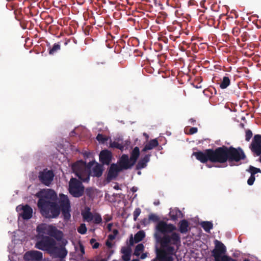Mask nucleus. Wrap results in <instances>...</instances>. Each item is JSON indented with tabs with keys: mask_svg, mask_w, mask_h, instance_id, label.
Instances as JSON below:
<instances>
[{
	"mask_svg": "<svg viewBox=\"0 0 261 261\" xmlns=\"http://www.w3.org/2000/svg\"><path fill=\"white\" fill-rule=\"evenodd\" d=\"M156 229L163 236L154 234L155 238L160 244V248H156V257L152 261H173V256L176 255L181 244L180 234L174 232L176 230V226L161 221L157 224Z\"/></svg>",
	"mask_w": 261,
	"mask_h": 261,
	"instance_id": "nucleus-1",
	"label": "nucleus"
},
{
	"mask_svg": "<svg viewBox=\"0 0 261 261\" xmlns=\"http://www.w3.org/2000/svg\"><path fill=\"white\" fill-rule=\"evenodd\" d=\"M36 196L39 198L37 206L41 215L46 218L58 217L61 211L65 220H68L71 217L70 203L67 195L60 194V206L54 201L57 195L52 189H43L37 193Z\"/></svg>",
	"mask_w": 261,
	"mask_h": 261,
	"instance_id": "nucleus-2",
	"label": "nucleus"
},
{
	"mask_svg": "<svg viewBox=\"0 0 261 261\" xmlns=\"http://www.w3.org/2000/svg\"><path fill=\"white\" fill-rule=\"evenodd\" d=\"M192 155L202 163H206L208 161L215 163H224L227 161L229 162H239L246 157L241 147H227L225 146L219 147L215 149H206L204 151L194 152Z\"/></svg>",
	"mask_w": 261,
	"mask_h": 261,
	"instance_id": "nucleus-3",
	"label": "nucleus"
},
{
	"mask_svg": "<svg viewBox=\"0 0 261 261\" xmlns=\"http://www.w3.org/2000/svg\"><path fill=\"white\" fill-rule=\"evenodd\" d=\"M93 162H90L88 165L82 160L73 164L71 169L75 175L84 182L88 181L91 175L90 169L94 164Z\"/></svg>",
	"mask_w": 261,
	"mask_h": 261,
	"instance_id": "nucleus-4",
	"label": "nucleus"
},
{
	"mask_svg": "<svg viewBox=\"0 0 261 261\" xmlns=\"http://www.w3.org/2000/svg\"><path fill=\"white\" fill-rule=\"evenodd\" d=\"M214 244L215 248L212 253L215 261H237L231 257L225 255L226 253V247L221 241L216 240Z\"/></svg>",
	"mask_w": 261,
	"mask_h": 261,
	"instance_id": "nucleus-5",
	"label": "nucleus"
},
{
	"mask_svg": "<svg viewBox=\"0 0 261 261\" xmlns=\"http://www.w3.org/2000/svg\"><path fill=\"white\" fill-rule=\"evenodd\" d=\"M68 190L73 197H80L83 195L84 187L81 181L72 177L69 182Z\"/></svg>",
	"mask_w": 261,
	"mask_h": 261,
	"instance_id": "nucleus-6",
	"label": "nucleus"
},
{
	"mask_svg": "<svg viewBox=\"0 0 261 261\" xmlns=\"http://www.w3.org/2000/svg\"><path fill=\"white\" fill-rule=\"evenodd\" d=\"M56 245V241L49 237L43 236L36 243V248L43 251L50 252L53 247Z\"/></svg>",
	"mask_w": 261,
	"mask_h": 261,
	"instance_id": "nucleus-7",
	"label": "nucleus"
},
{
	"mask_svg": "<svg viewBox=\"0 0 261 261\" xmlns=\"http://www.w3.org/2000/svg\"><path fill=\"white\" fill-rule=\"evenodd\" d=\"M54 176V172L51 170L46 168L39 172L38 178L42 184L49 187L53 181Z\"/></svg>",
	"mask_w": 261,
	"mask_h": 261,
	"instance_id": "nucleus-8",
	"label": "nucleus"
},
{
	"mask_svg": "<svg viewBox=\"0 0 261 261\" xmlns=\"http://www.w3.org/2000/svg\"><path fill=\"white\" fill-rule=\"evenodd\" d=\"M37 231L39 233L48 234L50 236L57 237L58 234H61L62 232L57 228L50 225L41 224L37 227Z\"/></svg>",
	"mask_w": 261,
	"mask_h": 261,
	"instance_id": "nucleus-9",
	"label": "nucleus"
},
{
	"mask_svg": "<svg viewBox=\"0 0 261 261\" xmlns=\"http://www.w3.org/2000/svg\"><path fill=\"white\" fill-rule=\"evenodd\" d=\"M249 148L253 154L259 156V161L261 163V135H255Z\"/></svg>",
	"mask_w": 261,
	"mask_h": 261,
	"instance_id": "nucleus-10",
	"label": "nucleus"
},
{
	"mask_svg": "<svg viewBox=\"0 0 261 261\" xmlns=\"http://www.w3.org/2000/svg\"><path fill=\"white\" fill-rule=\"evenodd\" d=\"M49 253L56 257L65 258L68 251L66 249L64 245H61L60 247L55 245L50 250Z\"/></svg>",
	"mask_w": 261,
	"mask_h": 261,
	"instance_id": "nucleus-11",
	"label": "nucleus"
},
{
	"mask_svg": "<svg viewBox=\"0 0 261 261\" xmlns=\"http://www.w3.org/2000/svg\"><path fill=\"white\" fill-rule=\"evenodd\" d=\"M121 171H122V168H120L118 165L114 163L112 164L108 171L107 180L109 182L115 179Z\"/></svg>",
	"mask_w": 261,
	"mask_h": 261,
	"instance_id": "nucleus-12",
	"label": "nucleus"
},
{
	"mask_svg": "<svg viewBox=\"0 0 261 261\" xmlns=\"http://www.w3.org/2000/svg\"><path fill=\"white\" fill-rule=\"evenodd\" d=\"M17 212L22 211L21 213L22 218L24 220H28L32 218L33 214V209L28 204L25 205H19L16 207Z\"/></svg>",
	"mask_w": 261,
	"mask_h": 261,
	"instance_id": "nucleus-13",
	"label": "nucleus"
},
{
	"mask_svg": "<svg viewBox=\"0 0 261 261\" xmlns=\"http://www.w3.org/2000/svg\"><path fill=\"white\" fill-rule=\"evenodd\" d=\"M25 260L40 261L42 259V253L38 251H31L27 252L24 255Z\"/></svg>",
	"mask_w": 261,
	"mask_h": 261,
	"instance_id": "nucleus-14",
	"label": "nucleus"
},
{
	"mask_svg": "<svg viewBox=\"0 0 261 261\" xmlns=\"http://www.w3.org/2000/svg\"><path fill=\"white\" fill-rule=\"evenodd\" d=\"M112 152L107 150H102L99 154V161L103 165H109L112 160Z\"/></svg>",
	"mask_w": 261,
	"mask_h": 261,
	"instance_id": "nucleus-15",
	"label": "nucleus"
},
{
	"mask_svg": "<svg viewBox=\"0 0 261 261\" xmlns=\"http://www.w3.org/2000/svg\"><path fill=\"white\" fill-rule=\"evenodd\" d=\"M134 165H132V162H130V158L127 154H123L119 160V166L123 169H128L130 168Z\"/></svg>",
	"mask_w": 261,
	"mask_h": 261,
	"instance_id": "nucleus-16",
	"label": "nucleus"
},
{
	"mask_svg": "<svg viewBox=\"0 0 261 261\" xmlns=\"http://www.w3.org/2000/svg\"><path fill=\"white\" fill-rule=\"evenodd\" d=\"M150 156L151 154H148L141 158L136 165V169L140 170L145 168L147 166V163L150 161Z\"/></svg>",
	"mask_w": 261,
	"mask_h": 261,
	"instance_id": "nucleus-17",
	"label": "nucleus"
},
{
	"mask_svg": "<svg viewBox=\"0 0 261 261\" xmlns=\"http://www.w3.org/2000/svg\"><path fill=\"white\" fill-rule=\"evenodd\" d=\"M121 252L123 254L122 258L123 261H129L131 257L132 248L130 246L122 247Z\"/></svg>",
	"mask_w": 261,
	"mask_h": 261,
	"instance_id": "nucleus-18",
	"label": "nucleus"
},
{
	"mask_svg": "<svg viewBox=\"0 0 261 261\" xmlns=\"http://www.w3.org/2000/svg\"><path fill=\"white\" fill-rule=\"evenodd\" d=\"M159 145V142L157 139L150 140L144 147L142 152H146L148 150H151Z\"/></svg>",
	"mask_w": 261,
	"mask_h": 261,
	"instance_id": "nucleus-19",
	"label": "nucleus"
},
{
	"mask_svg": "<svg viewBox=\"0 0 261 261\" xmlns=\"http://www.w3.org/2000/svg\"><path fill=\"white\" fill-rule=\"evenodd\" d=\"M103 171V166L98 163H96L92 169V176L94 177H99L102 175Z\"/></svg>",
	"mask_w": 261,
	"mask_h": 261,
	"instance_id": "nucleus-20",
	"label": "nucleus"
},
{
	"mask_svg": "<svg viewBox=\"0 0 261 261\" xmlns=\"http://www.w3.org/2000/svg\"><path fill=\"white\" fill-rule=\"evenodd\" d=\"M139 148L137 146L135 147L130 154V160L132 162V165H135L140 155Z\"/></svg>",
	"mask_w": 261,
	"mask_h": 261,
	"instance_id": "nucleus-21",
	"label": "nucleus"
},
{
	"mask_svg": "<svg viewBox=\"0 0 261 261\" xmlns=\"http://www.w3.org/2000/svg\"><path fill=\"white\" fill-rule=\"evenodd\" d=\"M179 231L181 233H186L188 231L189 223L187 220L184 219L179 223Z\"/></svg>",
	"mask_w": 261,
	"mask_h": 261,
	"instance_id": "nucleus-22",
	"label": "nucleus"
},
{
	"mask_svg": "<svg viewBox=\"0 0 261 261\" xmlns=\"http://www.w3.org/2000/svg\"><path fill=\"white\" fill-rule=\"evenodd\" d=\"M181 215V211L178 208H174L170 211L169 216L171 219L173 221H176L178 218Z\"/></svg>",
	"mask_w": 261,
	"mask_h": 261,
	"instance_id": "nucleus-23",
	"label": "nucleus"
},
{
	"mask_svg": "<svg viewBox=\"0 0 261 261\" xmlns=\"http://www.w3.org/2000/svg\"><path fill=\"white\" fill-rule=\"evenodd\" d=\"M90 208H88L84 212H82V215L84 221L90 222L93 219V215L90 212Z\"/></svg>",
	"mask_w": 261,
	"mask_h": 261,
	"instance_id": "nucleus-24",
	"label": "nucleus"
},
{
	"mask_svg": "<svg viewBox=\"0 0 261 261\" xmlns=\"http://www.w3.org/2000/svg\"><path fill=\"white\" fill-rule=\"evenodd\" d=\"M201 225L205 231L208 232L210 230L213 229V224L212 222L210 221H203L201 223Z\"/></svg>",
	"mask_w": 261,
	"mask_h": 261,
	"instance_id": "nucleus-25",
	"label": "nucleus"
},
{
	"mask_svg": "<svg viewBox=\"0 0 261 261\" xmlns=\"http://www.w3.org/2000/svg\"><path fill=\"white\" fill-rule=\"evenodd\" d=\"M145 237V232L143 230H140L137 232L134 237L135 241L136 243H138L141 241Z\"/></svg>",
	"mask_w": 261,
	"mask_h": 261,
	"instance_id": "nucleus-26",
	"label": "nucleus"
},
{
	"mask_svg": "<svg viewBox=\"0 0 261 261\" xmlns=\"http://www.w3.org/2000/svg\"><path fill=\"white\" fill-rule=\"evenodd\" d=\"M230 84V80L227 76H224L222 81L220 85V87L221 89H225L229 86Z\"/></svg>",
	"mask_w": 261,
	"mask_h": 261,
	"instance_id": "nucleus-27",
	"label": "nucleus"
},
{
	"mask_svg": "<svg viewBox=\"0 0 261 261\" xmlns=\"http://www.w3.org/2000/svg\"><path fill=\"white\" fill-rule=\"evenodd\" d=\"M144 250V246L143 244L140 243L138 244L135 249L134 255L136 256H139L140 255V252H143Z\"/></svg>",
	"mask_w": 261,
	"mask_h": 261,
	"instance_id": "nucleus-28",
	"label": "nucleus"
},
{
	"mask_svg": "<svg viewBox=\"0 0 261 261\" xmlns=\"http://www.w3.org/2000/svg\"><path fill=\"white\" fill-rule=\"evenodd\" d=\"M110 147L111 148L119 149L121 151H122L124 148V145L122 143H119L116 141L111 142L110 144Z\"/></svg>",
	"mask_w": 261,
	"mask_h": 261,
	"instance_id": "nucleus-29",
	"label": "nucleus"
},
{
	"mask_svg": "<svg viewBox=\"0 0 261 261\" xmlns=\"http://www.w3.org/2000/svg\"><path fill=\"white\" fill-rule=\"evenodd\" d=\"M246 171L249 172L251 175L253 176H255V175L257 173H261V170L259 168H256L251 165L249 167V168L247 169Z\"/></svg>",
	"mask_w": 261,
	"mask_h": 261,
	"instance_id": "nucleus-30",
	"label": "nucleus"
},
{
	"mask_svg": "<svg viewBox=\"0 0 261 261\" xmlns=\"http://www.w3.org/2000/svg\"><path fill=\"white\" fill-rule=\"evenodd\" d=\"M60 49L61 46L59 43H55L54 44L53 46L49 49V54L53 55Z\"/></svg>",
	"mask_w": 261,
	"mask_h": 261,
	"instance_id": "nucleus-31",
	"label": "nucleus"
},
{
	"mask_svg": "<svg viewBox=\"0 0 261 261\" xmlns=\"http://www.w3.org/2000/svg\"><path fill=\"white\" fill-rule=\"evenodd\" d=\"M182 0H169L171 6L174 8H179L181 7V1Z\"/></svg>",
	"mask_w": 261,
	"mask_h": 261,
	"instance_id": "nucleus-32",
	"label": "nucleus"
},
{
	"mask_svg": "<svg viewBox=\"0 0 261 261\" xmlns=\"http://www.w3.org/2000/svg\"><path fill=\"white\" fill-rule=\"evenodd\" d=\"M96 140L100 143H104L108 140V138L102 134H98L96 136Z\"/></svg>",
	"mask_w": 261,
	"mask_h": 261,
	"instance_id": "nucleus-33",
	"label": "nucleus"
},
{
	"mask_svg": "<svg viewBox=\"0 0 261 261\" xmlns=\"http://www.w3.org/2000/svg\"><path fill=\"white\" fill-rule=\"evenodd\" d=\"M87 227L85 224H81L79 227L77 228L78 232L82 234H85L87 232Z\"/></svg>",
	"mask_w": 261,
	"mask_h": 261,
	"instance_id": "nucleus-34",
	"label": "nucleus"
},
{
	"mask_svg": "<svg viewBox=\"0 0 261 261\" xmlns=\"http://www.w3.org/2000/svg\"><path fill=\"white\" fill-rule=\"evenodd\" d=\"M93 222L95 224H99L102 221L101 216L98 214H96L93 215Z\"/></svg>",
	"mask_w": 261,
	"mask_h": 261,
	"instance_id": "nucleus-35",
	"label": "nucleus"
},
{
	"mask_svg": "<svg viewBox=\"0 0 261 261\" xmlns=\"http://www.w3.org/2000/svg\"><path fill=\"white\" fill-rule=\"evenodd\" d=\"M148 218L150 222V221L156 222L159 220V218L158 216L154 214H150L149 215Z\"/></svg>",
	"mask_w": 261,
	"mask_h": 261,
	"instance_id": "nucleus-36",
	"label": "nucleus"
},
{
	"mask_svg": "<svg viewBox=\"0 0 261 261\" xmlns=\"http://www.w3.org/2000/svg\"><path fill=\"white\" fill-rule=\"evenodd\" d=\"M252 137V132L250 129H246L245 131V140L249 142Z\"/></svg>",
	"mask_w": 261,
	"mask_h": 261,
	"instance_id": "nucleus-37",
	"label": "nucleus"
},
{
	"mask_svg": "<svg viewBox=\"0 0 261 261\" xmlns=\"http://www.w3.org/2000/svg\"><path fill=\"white\" fill-rule=\"evenodd\" d=\"M141 210L140 208L138 207L135 208L134 213H133V216H134V220L135 221H137L138 216L141 214Z\"/></svg>",
	"mask_w": 261,
	"mask_h": 261,
	"instance_id": "nucleus-38",
	"label": "nucleus"
},
{
	"mask_svg": "<svg viewBox=\"0 0 261 261\" xmlns=\"http://www.w3.org/2000/svg\"><path fill=\"white\" fill-rule=\"evenodd\" d=\"M241 32V29L238 27H234L232 30V34L235 36H238Z\"/></svg>",
	"mask_w": 261,
	"mask_h": 261,
	"instance_id": "nucleus-39",
	"label": "nucleus"
},
{
	"mask_svg": "<svg viewBox=\"0 0 261 261\" xmlns=\"http://www.w3.org/2000/svg\"><path fill=\"white\" fill-rule=\"evenodd\" d=\"M255 179V176L250 175V177L248 178L247 180V184L249 186H251L253 184Z\"/></svg>",
	"mask_w": 261,
	"mask_h": 261,
	"instance_id": "nucleus-40",
	"label": "nucleus"
},
{
	"mask_svg": "<svg viewBox=\"0 0 261 261\" xmlns=\"http://www.w3.org/2000/svg\"><path fill=\"white\" fill-rule=\"evenodd\" d=\"M198 132V128L197 127H191L189 129V132L188 134L189 135H193L194 134Z\"/></svg>",
	"mask_w": 261,
	"mask_h": 261,
	"instance_id": "nucleus-41",
	"label": "nucleus"
},
{
	"mask_svg": "<svg viewBox=\"0 0 261 261\" xmlns=\"http://www.w3.org/2000/svg\"><path fill=\"white\" fill-rule=\"evenodd\" d=\"M141 223V224L143 225L144 226H146V225H148L150 223L149 218L148 219H147V218L143 219V220H142Z\"/></svg>",
	"mask_w": 261,
	"mask_h": 261,
	"instance_id": "nucleus-42",
	"label": "nucleus"
},
{
	"mask_svg": "<svg viewBox=\"0 0 261 261\" xmlns=\"http://www.w3.org/2000/svg\"><path fill=\"white\" fill-rule=\"evenodd\" d=\"M135 239L133 238V236L131 235L129 240V246L131 247L132 246H133L134 244Z\"/></svg>",
	"mask_w": 261,
	"mask_h": 261,
	"instance_id": "nucleus-43",
	"label": "nucleus"
},
{
	"mask_svg": "<svg viewBox=\"0 0 261 261\" xmlns=\"http://www.w3.org/2000/svg\"><path fill=\"white\" fill-rule=\"evenodd\" d=\"M116 236H115L113 234H110L108 236V239L111 241L114 240Z\"/></svg>",
	"mask_w": 261,
	"mask_h": 261,
	"instance_id": "nucleus-44",
	"label": "nucleus"
},
{
	"mask_svg": "<svg viewBox=\"0 0 261 261\" xmlns=\"http://www.w3.org/2000/svg\"><path fill=\"white\" fill-rule=\"evenodd\" d=\"M147 253H143L140 256V258L141 259H145L147 257Z\"/></svg>",
	"mask_w": 261,
	"mask_h": 261,
	"instance_id": "nucleus-45",
	"label": "nucleus"
},
{
	"mask_svg": "<svg viewBox=\"0 0 261 261\" xmlns=\"http://www.w3.org/2000/svg\"><path fill=\"white\" fill-rule=\"evenodd\" d=\"M99 243H97V242H96L92 246L93 248L94 249H97L99 247Z\"/></svg>",
	"mask_w": 261,
	"mask_h": 261,
	"instance_id": "nucleus-46",
	"label": "nucleus"
},
{
	"mask_svg": "<svg viewBox=\"0 0 261 261\" xmlns=\"http://www.w3.org/2000/svg\"><path fill=\"white\" fill-rule=\"evenodd\" d=\"M138 190V188L136 187H132L131 189H130V191L133 192V193H135L136 192H137Z\"/></svg>",
	"mask_w": 261,
	"mask_h": 261,
	"instance_id": "nucleus-47",
	"label": "nucleus"
},
{
	"mask_svg": "<svg viewBox=\"0 0 261 261\" xmlns=\"http://www.w3.org/2000/svg\"><path fill=\"white\" fill-rule=\"evenodd\" d=\"M113 224L112 223H109L108 224L107 226V228L109 231H111L112 230V227Z\"/></svg>",
	"mask_w": 261,
	"mask_h": 261,
	"instance_id": "nucleus-48",
	"label": "nucleus"
},
{
	"mask_svg": "<svg viewBox=\"0 0 261 261\" xmlns=\"http://www.w3.org/2000/svg\"><path fill=\"white\" fill-rule=\"evenodd\" d=\"M106 245L109 247V248H111L112 247V244L109 241H107L106 242Z\"/></svg>",
	"mask_w": 261,
	"mask_h": 261,
	"instance_id": "nucleus-49",
	"label": "nucleus"
},
{
	"mask_svg": "<svg viewBox=\"0 0 261 261\" xmlns=\"http://www.w3.org/2000/svg\"><path fill=\"white\" fill-rule=\"evenodd\" d=\"M118 233V230L116 229H114L113 230V234L115 236H116Z\"/></svg>",
	"mask_w": 261,
	"mask_h": 261,
	"instance_id": "nucleus-50",
	"label": "nucleus"
},
{
	"mask_svg": "<svg viewBox=\"0 0 261 261\" xmlns=\"http://www.w3.org/2000/svg\"><path fill=\"white\" fill-rule=\"evenodd\" d=\"M80 250H81V252L82 253V254L85 253L84 248L83 246H82V245L80 246Z\"/></svg>",
	"mask_w": 261,
	"mask_h": 261,
	"instance_id": "nucleus-51",
	"label": "nucleus"
},
{
	"mask_svg": "<svg viewBox=\"0 0 261 261\" xmlns=\"http://www.w3.org/2000/svg\"><path fill=\"white\" fill-rule=\"evenodd\" d=\"M189 122L191 123V124H194V123L196 122V120L193 119V118H191L190 120H189Z\"/></svg>",
	"mask_w": 261,
	"mask_h": 261,
	"instance_id": "nucleus-52",
	"label": "nucleus"
},
{
	"mask_svg": "<svg viewBox=\"0 0 261 261\" xmlns=\"http://www.w3.org/2000/svg\"><path fill=\"white\" fill-rule=\"evenodd\" d=\"M153 204L155 205H158L160 204V201L159 200H157V201H155L154 202H153Z\"/></svg>",
	"mask_w": 261,
	"mask_h": 261,
	"instance_id": "nucleus-53",
	"label": "nucleus"
},
{
	"mask_svg": "<svg viewBox=\"0 0 261 261\" xmlns=\"http://www.w3.org/2000/svg\"><path fill=\"white\" fill-rule=\"evenodd\" d=\"M154 3L156 6H157V5H158L159 6L161 5L160 2H158L157 0H154Z\"/></svg>",
	"mask_w": 261,
	"mask_h": 261,
	"instance_id": "nucleus-54",
	"label": "nucleus"
},
{
	"mask_svg": "<svg viewBox=\"0 0 261 261\" xmlns=\"http://www.w3.org/2000/svg\"><path fill=\"white\" fill-rule=\"evenodd\" d=\"M95 241V240L94 239H91L90 241V243L92 244L93 243H94Z\"/></svg>",
	"mask_w": 261,
	"mask_h": 261,
	"instance_id": "nucleus-55",
	"label": "nucleus"
},
{
	"mask_svg": "<svg viewBox=\"0 0 261 261\" xmlns=\"http://www.w3.org/2000/svg\"><path fill=\"white\" fill-rule=\"evenodd\" d=\"M114 188L116 190H119V187L118 186H115Z\"/></svg>",
	"mask_w": 261,
	"mask_h": 261,
	"instance_id": "nucleus-56",
	"label": "nucleus"
},
{
	"mask_svg": "<svg viewBox=\"0 0 261 261\" xmlns=\"http://www.w3.org/2000/svg\"><path fill=\"white\" fill-rule=\"evenodd\" d=\"M60 258V261H65L64 259V258Z\"/></svg>",
	"mask_w": 261,
	"mask_h": 261,
	"instance_id": "nucleus-57",
	"label": "nucleus"
},
{
	"mask_svg": "<svg viewBox=\"0 0 261 261\" xmlns=\"http://www.w3.org/2000/svg\"><path fill=\"white\" fill-rule=\"evenodd\" d=\"M243 261H250V260L248 258H245L243 260Z\"/></svg>",
	"mask_w": 261,
	"mask_h": 261,
	"instance_id": "nucleus-58",
	"label": "nucleus"
},
{
	"mask_svg": "<svg viewBox=\"0 0 261 261\" xmlns=\"http://www.w3.org/2000/svg\"><path fill=\"white\" fill-rule=\"evenodd\" d=\"M245 70H246V71H245V72H246V73H248L249 70H248V69L246 68V69H245Z\"/></svg>",
	"mask_w": 261,
	"mask_h": 261,
	"instance_id": "nucleus-59",
	"label": "nucleus"
},
{
	"mask_svg": "<svg viewBox=\"0 0 261 261\" xmlns=\"http://www.w3.org/2000/svg\"><path fill=\"white\" fill-rule=\"evenodd\" d=\"M141 174V172L140 171L138 172V174Z\"/></svg>",
	"mask_w": 261,
	"mask_h": 261,
	"instance_id": "nucleus-60",
	"label": "nucleus"
},
{
	"mask_svg": "<svg viewBox=\"0 0 261 261\" xmlns=\"http://www.w3.org/2000/svg\"><path fill=\"white\" fill-rule=\"evenodd\" d=\"M113 261H117V260H113Z\"/></svg>",
	"mask_w": 261,
	"mask_h": 261,
	"instance_id": "nucleus-61",
	"label": "nucleus"
},
{
	"mask_svg": "<svg viewBox=\"0 0 261 261\" xmlns=\"http://www.w3.org/2000/svg\"><path fill=\"white\" fill-rule=\"evenodd\" d=\"M113 261H117V260H113Z\"/></svg>",
	"mask_w": 261,
	"mask_h": 261,
	"instance_id": "nucleus-62",
	"label": "nucleus"
}]
</instances>
